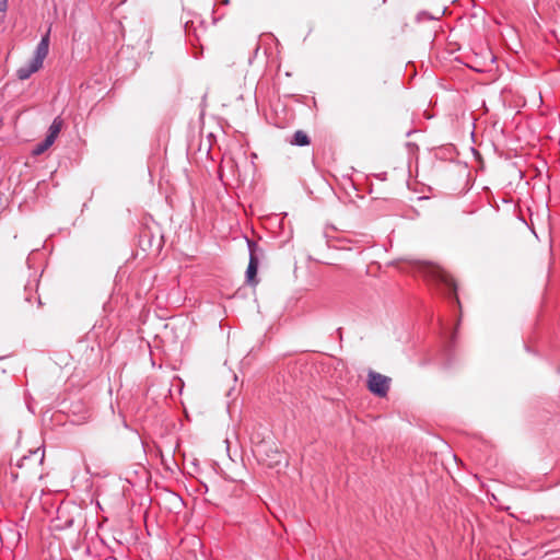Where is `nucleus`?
Returning <instances> with one entry per match:
<instances>
[{
  "mask_svg": "<svg viewBox=\"0 0 560 560\" xmlns=\"http://www.w3.org/2000/svg\"><path fill=\"white\" fill-rule=\"evenodd\" d=\"M49 50V36L46 34L38 43L33 58L26 65L20 67L16 75L20 80H27L33 73L37 72L42 67L44 59Z\"/></svg>",
  "mask_w": 560,
  "mask_h": 560,
  "instance_id": "f257e3e1",
  "label": "nucleus"
},
{
  "mask_svg": "<svg viewBox=\"0 0 560 560\" xmlns=\"http://www.w3.org/2000/svg\"><path fill=\"white\" fill-rule=\"evenodd\" d=\"M45 450L39 446L35 450L30 451L28 455H24L18 460L15 467L22 470L23 476L35 474L40 476L39 468L44 462Z\"/></svg>",
  "mask_w": 560,
  "mask_h": 560,
  "instance_id": "f03ea898",
  "label": "nucleus"
},
{
  "mask_svg": "<svg viewBox=\"0 0 560 560\" xmlns=\"http://www.w3.org/2000/svg\"><path fill=\"white\" fill-rule=\"evenodd\" d=\"M422 271L425 277L433 280L434 282L444 285L452 293L456 292V283L451 275H448L444 269L440 266L433 264H423Z\"/></svg>",
  "mask_w": 560,
  "mask_h": 560,
  "instance_id": "7ed1b4c3",
  "label": "nucleus"
},
{
  "mask_svg": "<svg viewBox=\"0 0 560 560\" xmlns=\"http://www.w3.org/2000/svg\"><path fill=\"white\" fill-rule=\"evenodd\" d=\"M389 377L375 371L368 373V388L372 394L378 397H385L389 390Z\"/></svg>",
  "mask_w": 560,
  "mask_h": 560,
  "instance_id": "20e7f679",
  "label": "nucleus"
},
{
  "mask_svg": "<svg viewBox=\"0 0 560 560\" xmlns=\"http://www.w3.org/2000/svg\"><path fill=\"white\" fill-rule=\"evenodd\" d=\"M247 243H248L250 255H249L248 267L246 270V278H247V282L249 284H255L257 282L255 277L257 275V269H258V258L255 255L257 246L254 242H252L249 240H247Z\"/></svg>",
  "mask_w": 560,
  "mask_h": 560,
  "instance_id": "39448f33",
  "label": "nucleus"
},
{
  "mask_svg": "<svg viewBox=\"0 0 560 560\" xmlns=\"http://www.w3.org/2000/svg\"><path fill=\"white\" fill-rule=\"evenodd\" d=\"M63 126V120L61 119V117H56L49 129H48V133L46 136V138L48 139V141H52L55 142V140L57 139L58 135L60 133L61 131V128Z\"/></svg>",
  "mask_w": 560,
  "mask_h": 560,
  "instance_id": "423d86ee",
  "label": "nucleus"
},
{
  "mask_svg": "<svg viewBox=\"0 0 560 560\" xmlns=\"http://www.w3.org/2000/svg\"><path fill=\"white\" fill-rule=\"evenodd\" d=\"M291 143L294 145L304 147L310 143V138L304 131L298 130L294 132Z\"/></svg>",
  "mask_w": 560,
  "mask_h": 560,
  "instance_id": "0eeeda50",
  "label": "nucleus"
},
{
  "mask_svg": "<svg viewBox=\"0 0 560 560\" xmlns=\"http://www.w3.org/2000/svg\"><path fill=\"white\" fill-rule=\"evenodd\" d=\"M54 144L52 141H48L47 138H45V140L40 143H38L34 149H33V154L34 155H39V154H43L48 148H50L51 145Z\"/></svg>",
  "mask_w": 560,
  "mask_h": 560,
  "instance_id": "6e6552de",
  "label": "nucleus"
},
{
  "mask_svg": "<svg viewBox=\"0 0 560 560\" xmlns=\"http://www.w3.org/2000/svg\"><path fill=\"white\" fill-rule=\"evenodd\" d=\"M280 457H281V454L278 452V450H275L272 459L268 463V465L269 466L278 465L281 462Z\"/></svg>",
  "mask_w": 560,
  "mask_h": 560,
  "instance_id": "1a4fd4ad",
  "label": "nucleus"
},
{
  "mask_svg": "<svg viewBox=\"0 0 560 560\" xmlns=\"http://www.w3.org/2000/svg\"><path fill=\"white\" fill-rule=\"evenodd\" d=\"M8 9V0H0V12H5Z\"/></svg>",
  "mask_w": 560,
  "mask_h": 560,
  "instance_id": "9d476101",
  "label": "nucleus"
},
{
  "mask_svg": "<svg viewBox=\"0 0 560 560\" xmlns=\"http://www.w3.org/2000/svg\"><path fill=\"white\" fill-rule=\"evenodd\" d=\"M10 474L13 480H16L19 478V471L11 469Z\"/></svg>",
  "mask_w": 560,
  "mask_h": 560,
  "instance_id": "9b49d317",
  "label": "nucleus"
},
{
  "mask_svg": "<svg viewBox=\"0 0 560 560\" xmlns=\"http://www.w3.org/2000/svg\"><path fill=\"white\" fill-rule=\"evenodd\" d=\"M223 3L228 4V3H229V0H223Z\"/></svg>",
  "mask_w": 560,
  "mask_h": 560,
  "instance_id": "f8f14e48",
  "label": "nucleus"
}]
</instances>
